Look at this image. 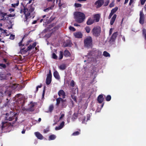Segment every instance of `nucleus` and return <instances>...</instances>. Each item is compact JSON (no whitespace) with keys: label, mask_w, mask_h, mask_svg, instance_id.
Wrapping results in <instances>:
<instances>
[{"label":"nucleus","mask_w":146,"mask_h":146,"mask_svg":"<svg viewBox=\"0 0 146 146\" xmlns=\"http://www.w3.org/2000/svg\"><path fill=\"white\" fill-rule=\"evenodd\" d=\"M19 1H18L16 3L14 4H11V5H12V6L13 7H15L16 6H18V5H19Z\"/></svg>","instance_id":"obj_34"},{"label":"nucleus","mask_w":146,"mask_h":146,"mask_svg":"<svg viewBox=\"0 0 146 146\" xmlns=\"http://www.w3.org/2000/svg\"><path fill=\"white\" fill-rule=\"evenodd\" d=\"M15 38V35H11L10 37V38L11 39V40H13Z\"/></svg>","instance_id":"obj_45"},{"label":"nucleus","mask_w":146,"mask_h":146,"mask_svg":"<svg viewBox=\"0 0 146 146\" xmlns=\"http://www.w3.org/2000/svg\"><path fill=\"white\" fill-rule=\"evenodd\" d=\"M58 94L59 96H62L63 98H65V93L63 90H60L58 92Z\"/></svg>","instance_id":"obj_10"},{"label":"nucleus","mask_w":146,"mask_h":146,"mask_svg":"<svg viewBox=\"0 0 146 146\" xmlns=\"http://www.w3.org/2000/svg\"><path fill=\"white\" fill-rule=\"evenodd\" d=\"M51 76H47L46 79V84L49 85L50 84L51 81Z\"/></svg>","instance_id":"obj_16"},{"label":"nucleus","mask_w":146,"mask_h":146,"mask_svg":"<svg viewBox=\"0 0 146 146\" xmlns=\"http://www.w3.org/2000/svg\"><path fill=\"white\" fill-rule=\"evenodd\" d=\"M146 30L145 29H143V34L145 36V39L146 40Z\"/></svg>","instance_id":"obj_36"},{"label":"nucleus","mask_w":146,"mask_h":146,"mask_svg":"<svg viewBox=\"0 0 146 146\" xmlns=\"http://www.w3.org/2000/svg\"><path fill=\"white\" fill-rule=\"evenodd\" d=\"M52 57L54 59H56L57 58V56L55 53H53L52 55Z\"/></svg>","instance_id":"obj_41"},{"label":"nucleus","mask_w":146,"mask_h":146,"mask_svg":"<svg viewBox=\"0 0 146 146\" xmlns=\"http://www.w3.org/2000/svg\"><path fill=\"white\" fill-rule=\"evenodd\" d=\"M85 117H84L83 118V121H82V123H85Z\"/></svg>","instance_id":"obj_58"},{"label":"nucleus","mask_w":146,"mask_h":146,"mask_svg":"<svg viewBox=\"0 0 146 146\" xmlns=\"http://www.w3.org/2000/svg\"><path fill=\"white\" fill-rule=\"evenodd\" d=\"M74 35L77 38H81L82 36V34L80 32H78L74 33Z\"/></svg>","instance_id":"obj_15"},{"label":"nucleus","mask_w":146,"mask_h":146,"mask_svg":"<svg viewBox=\"0 0 146 146\" xmlns=\"http://www.w3.org/2000/svg\"><path fill=\"white\" fill-rule=\"evenodd\" d=\"M85 29L86 31V32L87 33H90V29L89 27V26L86 27L85 28Z\"/></svg>","instance_id":"obj_30"},{"label":"nucleus","mask_w":146,"mask_h":146,"mask_svg":"<svg viewBox=\"0 0 146 146\" xmlns=\"http://www.w3.org/2000/svg\"><path fill=\"white\" fill-rule=\"evenodd\" d=\"M15 15V14H9L7 15V16H8V17H14Z\"/></svg>","instance_id":"obj_49"},{"label":"nucleus","mask_w":146,"mask_h":146,"mask_svg":"<svg viewBox=\"0 0 146 146\" xmlns=\"http://www.w3.org/2000/svg\"><path fill=\"white\" fill-rule=\"evenodd\" d=\"M54 76L57 79H59L60 78V76L58 72L57 71H55L54 72Z\"/></svg>","instance_id":"obj_22"},{"label":"nucleus","mask_w":146,"mask_h":146,"mask_svg":"<svg viewBox=\"0 0 146 146\" xmlns=\"http://www.w3.org/2000/svg\"><path fill=\"white\" fill-rule=\"evenodd\" d=\"M84 42L85 47H89L91 46L92 44V37L90 36L87 37L84 40Z\"/></svg>","instance_id":"obj_3"},{"label":"nucleus","mask_w":146,"mask_h":146,"mask_svg":"<svg viewBox=\"0 0 146 146\" xmlns=\"http://www.w3.org/2000/svg\"><path fill=\"white\" fill-rule=\"evenodd\" d=\"M21 11V13H24L26 17V20L25 21H27L28 17H29L30 15V12L28 10V9L26 8H24L23 10Z\"/></svg>","instance_id":"obj_6"},{"label":"nucleus","mask_w":146,"mask_h":146,"mask_svg":"<svg viewBox=\"0 0 146 146\" xmlns=\"http://www.w3.org/2000/svg\"><path fill=\"white\" fill-rule=\"evenodd\" d=\"M69 28L70 30L72 31H75V29L73 27L70 26L69 27Z\"/></svg>","instance_id":"obj_44"},{"label":"nucleus","mask_w":146,"mask_h":146,"mask_svg":"<svg viewBox=\"0 0 146 146\" xmlns=\"http://www.w3.org/2000/svg\"><path fill=\"white\" fill-rule=\"evenodd\" d=\"M134 0H130V2L129 3V5L131 4L133 2Z\"/></svg>","instance_id":"obj_61"},{"label":"nucleus","mask_w":146,"mask_h":146,"mask_svg":"<svg viewBox=\"0 0 146 146\" xmlns=\"http://www.w3.org/2000/svg\"><path fill=\"white\" fill-rule=\"evenodd\" d=\"M98 52L97 51H92L89 52L87 56L88 59L91 58L94 56H96V53Z\"/></svg>","instance_id":"obj_7"},{"label":"nucleus","mask_w":146,"mask_h":146,"mask_svg":"<svg viewBox=\"0 0 146 146\" xmlns=\"http://www.w3.org/2000/svg\"><path fill=\"white\" fill-rule=\"evenodd\" d=\"M117 35V32H115L114 33H113L111 37V39L113 40H115L116 38Z\"/></svg>","instance_id":"obj_25"},{"label":"nucleus","mask_w":146,"mask_h":146,"mask_svg":"<svg viewBox=\"0 0 146 146\" xmlns=\"http://www.w3.org/2000/svg\"><path fill=\"white\" fill-rule=\"evenodd\" d=\"M112 31H113V29L112 28L110 29V32H109V35H110L112 33Z\"/></svg>","instance_id":"obj_54"},{"label":"nucleus","mask_w":146,"mask_h":146,"mask_svg":"<svg viewBox=\"0 0 146 146\" xmlns=\"http://www.w3.org/2000/svg\"><path fill=\"white\" fill-rule=\"evenodd\" d=\"M74 6L76 7H81L82 6V5L79 3H75L74 4Z\"/></svg>","instance_id":"obj_35"},{"label":"nucleus","mask_w":146,"mask_h":146,"mask_svg":"<svg viewBox=\"0 0 146 146\" xmlns=\"http://www.w3.org/2000/svg\"><path fill=\"white\" fill-rule=\"evenodd\" d=\"M9 11L11 13V12L13 11H14V9H10L9 10Z\"/></svg>","instance_id":"obj_62"},{"label":"nucleus","mask_w":146,"mask_h":146,"mask_svg":"<svg viewBox=\"0 0 146 146\" xmlns=\"http://www.w3.org/2000/svg\"><path fill=\"white\" fill-rule=\"evenodd\" d=\"M75 83L74 81L72 80L70 83V85L72 87H74V86Z\"/></svg>","instance_id":"obj_42"},{"label":"nucleus","mask_w":146,"mask_h":146,"mask_svg":"<svg viewBox=\"0 0 146 146\" xmlns=\"http://www.w3.org/2000/svg\"><path fill=\"white\" fill-rule=\"evenodd\" d=\"M74 17L76 21L79 23L82 22L85 18V16L82 13L77 11L74 13Z\"/></svg>","instance_id":"obj_1"},{"label":"nucleus","mask_w":146,"mask_h":146,"mask_svg":"<svg viewBox=\"0 0 146 146\" xmlns=\"http://www.w3.org/2000/svg\"><path fill=\"white\" fill-rule=\"evenodd\" d=\"M0 66L5 68L6 67V65L5 64H0Z\"/></svg>","instance_id":"obj_51"},{"label":"nucleus","mask_w":146,"mask_h":146,"mask_svg":"<svg viewBox=\"0 0 146 146\" xmlns=\"http://www.w3.org/2000/svg\"><path fill=\"white\" fill-rule=\"evenodd\" d=\"M110 2V1L109 0H107L105 2L104 4V6H107L108 5Z\"/></svg>","instance_id":"obj_40"},{"label":"nucleus","mask_w":146,"mask_h":146,"mask_svg":"<svg viewBox=\"0 0 146 146\" xmlns=\"http://www.w3.org/2000/svg\"><path fill=\"white\" fill-rule=\"evenodd\" d=\"M64 121H63L62 122V123L60 124L59 126H60L61 127H62V128L64 125Z\"/></svg>","instance_id":"obj_48"},{"label":"nucleus","mask_w":146,"mask_h":146,"mask_svg":"<svg viewBox=\"0 0 146 146\" xmlns=\"http://www.w3.org/2000/svg\"><path fill=\"white\" fill-rule=\"evenodd\" d=\"M33 48V47L32 45H30L29 46L27 49V51H30Z\"/></svg>","instance_id":"obj_38"},{"label":"nucleus","mask_w":146,"mask_h":146,"mask_svg":"<svg viewBox=\"0 0 146 146\" xmlns=\"http://www.w3.org/2000/svg\"><path fill=\"white\" fill-rule=\"evenodd\" d=\"M71 97H72V99L73 100H74V101H76V97L75 96H74V95H72V94H71Z\"/></svg>","instance_id":"obj_47"},{"label":"nucleus","mask_w":146,"mask_h":146,"mask_svg":"<svg viewBox=\"0 0 146 146\" xmlns=\"http://www.w3.org/2000/svg\"><path fill=\"white\" fill-rule=\"evenodd\" d=\"M56 105L57 106H58L60 102L62 103H63L66 102V100H63L61 98H59L56 99Z\"/></svg>","instance_id":"obj_11"},{"label":"nucleus","mask_w":146,"mask_h":146,"mask_svg":"<svg viewBox=\"0 0 146 146\" xmlns=\"http://www.w3.org/2000/svg\"><path fill=\"white\" fill-rule=\"evenodd\" d=\"M93 34L95 36H98L101 32V28L99 27H94L92 31Z\"/></svg>","instance_id":"obj_4"},{"label":"nucleus","mask_w":146,"mask_h":146,"mask_svg":"<svg viewBox=\"0 0 146 146\" xmlns=\"http://www.w3.org/2000/svg\"><path fill=\"white\" fill-rule=\"evenodd\" d=\"M79 133H80L79 132H78V131H76V132H74L72 134V135H74V136L77 135H79Z\"/></svg>","instance_id":"obj_39"},{"label":"nucleus","mask_w":146,"mask_h":146,"mask_svg":"<svg viewBox=\"0 0 146 146\" xmlns=\"http://www.w3.org/2000/svg\"><path fill=\"white\" fill-rule=\"evenodd\" d=\"M59 67L60 69L61 70H64L66 69V66L65 64H61Z\"/></svg>","instance_id":"obj_24"},{"label":"nucleus","mask_w":146,"mask_h":146,"mask_svg":"<svg viewBox=\"0 0 146 146\" xmlns=\"http://www.w3.org/2000/svg\"><path fill=\"white\" fill-rule=\"evenodd\" d=\"M118 9V8L117 7H116L114 8L111 11V12L113 14L115 13Z\"/></svg>","instance_id":"obj_31"},{"label":"nucleus","mask_w":146,"mask_h":146,"mask_svg":"<svg viewBox=\"0 0 146 146\" xmlns=\"http://www.w3.org/2000/svg\"><path fill=\"white\" fill-rule=\"evenodd\" d=\"M146 0H140L141 3L142 5H143L145 3Z\"/></svg>","instance_id":"obj_46"},{"label":"nucleus","mask_w":146,"mask_h":146,"mask_svg":"<svg viewBox=\"0 0 146 146\" xmlns=\"http://www.w3.org/2000/svg\"><path fill=\"white\" fill-rule=\"evenodd\" d=\"M5 117V119L9 121H11L14 119V117H16L17 115V113H14L12 111L9 113H6Z\"/></svg>","instance_id":"obj_2"},{"label":"nucleus","mask_w":146,"mask_h":146,"mask_svg":"<svg viewBox=\"0 0 146 146\" xmlns=\"http://www.w3.org/2000/svg\"><path fill=\"white\" fill-rule=\"evenodd\" d=\"M104 98H103V96L102 95H100L98 97V102L101 104L104 101Z\"/></svg>","instance_id":"obj_13"},{"label":"nucleus","mask_w":146,"mask_h":146,"mask_svg":"<svg viewBox=\"0 0 146 146\" xmlns=\"http://www.w3.org/2000/svg\"><path fill=\"white\" fill-rule=\"evenodd\" d=\"M45 87L44 88V89L43 90V94H42V97H44L45 94Z\"/></svg>","instance_id":"obj_56"},{"label":"nucleus","mask_w":146,"mask_h":146,"mask_svg":"<svg viewBox=\"0 0 146 146\" xmlns=\"http://www.w3.org/2000/svg\"><path fill=\"white\" fill-rule=\"evenodd\" d=\"M30 106L31 107V108H28L27 109V110L29 111H33V109L32 108L34 106V105L33 104H31L30 105Z\"/></svg>","instance_id":"obj_26"},{"label":"nucleus","mask_w":146,"mask_h":146,"mask_svg":"<svg viewBox=\"0 0 146 146\" xmlns=\"http://www.w3.org/2000/svg\"><path fill=\"white\" fill-rule=\"evenodd\" d=\"M71 42L70 40H68L66 42H65L64 43V46L65 47L68 46L70 47L71 45Z\"/></svg>","instance_id":"obj_19"},{"label":"nucleus","mask_w":146,"mask_h":146,"mask_svg":"<svg viewBox=\"0 0 146 146\" xmlns=\"http://www.w3.org/2000/svg\"><path fill=\"white\" fill-rule=\"evenodd\" d=\"M11 75V74L9 73L7 74L4 73L3 72H0V80H6L8 79V77Z\"/></svg>","instance_id":"obj_5"},{"label":"nucleus","mask_w":146,"mask_h":146,"mask_svg":"<svg viewBox=\"0 0 146 146\" xmlns=\"http://www.w3.org/2000/svg\"><path fill=\"white\" fill-rule=\"evenodd\" d=\"M110 7H112L114 6V3L113 2L111 3L110 5Z\"/></svg>","instance_id":"obj_50"},{"label":"nucleus","mask_w":146,"mask_h":146,"mask_svg":"<svg viewBox=\"0 0 146 146\" xmlns=\"http://www.w3.org/2000/svg\"><path fill=\"white\" fill-rule=\"evenodd\" d=\"M56 136L55 135H52L49 137V140H53L55 139Z\"/></svg>","instance_id":"obj_27"},{"label":"nucleus","mask_w":146,"mask_h":146,"mask_svg":"<svg viewBox=\"0 0 146 146\" xmlns=\"http://www.w3.org/2000/svg\"><path fill=\"white\" fill-rule=\"evenodd\" d=\"M63 56V52L62 51H60V54H59V59L60 60L62 59Z\"/></svg>","instance_id":"obj_29"},{"label":"nucleus","mask_w":146,"mask_h":146,"mask_svg":"<svg viewBox=\"0 0 146 146\" xmlns=\"http://www.w3.org/2000/svg\"><path fill=\"white\" fill-rule=\"evenodd\" d=\"M117 15H116L115 14L114 15L112 18L111 20L110 23L111 25H113L115 20L116 18Z\"/></svg>","instance_id":"obj_18"},{"label":"nucleus","mask_w":146,"mask_h":146,"mask_svg":"<svg viewBox=\"0 0 146 146\" xmlns=\"http://www.w3.org/2000/svg\"><path fill=\"white\" fill-rule=\"evenodd\" d=\"M70 52L67 50H65L64 51V55L65 56L67 57L70 56Z\"/></svg>","instance_id":"obj_21"},{"label":"nucleus","mask_w":146,"mask_h":146,"mask_svg":"<svg viewBox=\"0 0 146 146\" xmlns=\"http://www.w3.org/2000/svg\"><path fill=\"white\" fill-rule=\"evenodd\" d=\"M59 127L58 126V127H56L55 128V130H60V129H59Z\"/></svg>","instance_id":"obj_63"},{"label":"nucleus","mask_w":146,"mask_h":146,"mask_svg":"<svg viewBox=\"0 0 146 146\" xmlns=\"http://www.w3.org/2000/svg\"><path fill=\"white\" fill-rule=\"evenodd\" d=\"M77 114H74L72 118V119L74 121L75 119L77 118Z\"/></svg>","instance_id":"obj_32"},{"label":"nucleus","mask_w":146,"mask_h":146,"mask_svg":"<svg viewBox=\"0 0 146 146\" xmlns=\"http://www.w3.org/2000/svg\"><path fill=\"white\" fill-rule=\"evenodd\" d=\"M47 76L52 77L51 73L50 70H49V74L47 75Z\"/></svg>","instance_id":"obj_53"},{"label":"nucleus","mask_w":146,"mask_h":146,"mask_svg":"<svg viewBox=\"0 0 146 146\" xmlns=\"http://www.w3.org/2000/svg\"><path fill=\"white\" fill-rule=\"evenodd\" d=\"M54 6V5L53 4L52 6H51L50 7H49L46 9H44V11L45 12H47L50 9H53V8Z\"/></svg>","instance_id":"obj_23"},{"label":"nucleus","mask_w":146,"mask_h":146,"mask_svg":"<svg viewBox=\"0 0 146 146\" xmlns=\"http://www.w3.org/2000/svg\"><path fill=\"white\" fill-rule=\"evenodd\" d=\"M36 43H33V44H32V46L34 48L35 46H36Z\"/></svg>","instance_id":"obj_59"},{"label":"nucleus","mask_w":146,"mask_h":146,"mask_svg":"<svg viewBox=\"0 0 146 146\" xmlns=\"http://www.w3.org/2000/svg\"><path fill=\"white\" fill-rule=\"evenodd\" d=\"M140 19L139 23L141 24H143L144 23V15L142 11H141L140 12Z\"/></svg>","instance_id":"obj_8"},{"label":"nucleus","mask_w":146,"mask_h":146,"mask_svg":"<svg viewBox=\"0 0 146 146\" xmlns=\"http://www.w3.org/2000/svg\"><path fill=\"white\" fill-rule=\"evenodd\" d=\"M113 14L111 12L109 16L108 17L109 19H110L111 17L113 15Z\"/></svg>","instance_id":"obj_52"},{"label":"nucleus","mask_w":146,"mask_h":146,"mask_svg":"<svg viewBox=\"0 0 146 146\" xmlns=\"http://www.w3.org/2000/svg\"><path fill=\"white\" fill-rule=\"evenodd\" d=\"M103 55L106 57H110V54L107 52L105 51L103 52Z\"/></svg>","instance_id":"obj_28"},{"label":"nucleus","mask_w":146,"mask_h":146,"mask_svg":"<svg viewBox=\"0 0 146 146\" xmlns=\"http://www.w3.org/2000/svg\"><path fill=\"white\" fill-rule=\"evenodd\" d=\"M111 98V97L110 96L108 95L107 96L106 98V100L107 101H110Z\"/></svg>","instance_id":"obj_37"},{"label":"nucleus","mask_w":146,"mask_h":146,"mask_svg":"<svg viewBox=\"0 0 146 146\" xmlns=\"http://www.w3.org/2000/svg\"><path fill=\"white\" fill-rule=\"evenodd\" d=\"M23 39V38L22 39V40L19 43V46H22V42Z\"/></svg>","instance_id":"obj_55"},{"label":"nucleus","mask_w":146,"mask_h":146,"mask_svg":"<svg viewBox=\"0 0 146 146\" xmlns=\"http://www.w3.org/2000/svg\"><path fill=\"white\" fill-rule=\"evenodd\" d=\"M35 134L36 136L40 139H42L43 138V136L39 132H36L35 133Z\"/></svg>","instance_id":"obj_14"},{"label":"nucleus","mask_w":146,"mask_h":146,"mask_svg":"<svg viewBox=\"0 0 146 146\" xmlns=\"http://www.w3.org/2000/svg\"><path fill=\"white\" fill-rule=\"evenodd\" d=\"M2 125H1V130H2L3 128L5 127L6 126H10L11 125V124L10 123H8L7 122H3L2 123Z\"/></svg>","instance_id":"obj_12"},{"label":"nucleus","mask_w":146,"mask_h":146,"mask_svg":"<svg viewBox=\"0 0 146 146\" xmlns=\"http://www.w3.org/2000/svg\"><path fill=\"white\" fill-rule=\"evenodd\" d=\"M48 131H49V130L48 129H44V133H46L47 132H48Z\"/></svg>","instance_id":"obj_57"},{"label":"nucleus","mask_w":146,"mask_h":146,"mask_svg":"<svg viewBox=\"0 0 146 146\" xmlns=\"http://www.w3.org/2000/svg\"><path fill=\"white\" fill-rule=\"evenodd\" d=\"M103 0H99L95 3V4L97 5V7L99 8L104 3Z\"/></svg>","instance_id":"obj_9"},{"label":"nucleus","mask_w":146,"mask_h":146,"mask_svg":"<svg viewBox=\"0 0 146 146\" xmlns=\"http://www.w3.org/2000/svg\"><path fill=\"white\" fill-rule=\"evenodd\" d=\"M94 22V20L91 18L88 19L87 22V24L88 25H90L92 24Z\"/></svg>","instance_id":"obj_17"},{"label":"nucleus","mask_w":146,"mask_h":146,"mask_svg":"<svg viewBox=\"0 0 146 146\" xmlns=\"http://www.w3.org/2000/svg\"><path fill=\"white\" fill-rule=\"evenodd\" d=\"M94 20H96V22H98L99 21L100 19V15L98 14L95 15L94 16Z\"/></svg>","instance_id":"obj_20"},{"label":"nucleus","mask_w":146,"mask_h":146,"mask_svg":"<svg viewBox=\"0 0 146 146\" xmlns=\"http://www.w3.org/2000/svg\"><path fill=\"white\" fill-rule=\"evenodd\" d=\"M54 107L53 105H50L49 108V111L50 112H51L53 110Z\"/></svg>","instance_id":"obj_33"},{"label":"nucleus","mask_w":146,"mask_h":146,"mask_svg":"<svg viewBox=\"0 0 146 146\" xmlns=\"http://www.w3.org/2000/svg\"><path fill=\"white\" fill-rule=\"evenodd\" d=\"M64 115L63 114H62L61 115V116L60 117V120L64 116Z\"/></svg>","instance_id":"obj_60"},{"label":"nucleus","mask_w":146,"mask_h":146,"mask_svg":"<svg viewBox=\"0 0 146 146\" xmlns=\"http://www.w3.org/2000/svg\"><path fill=\"white\" fill-rule=\"evenodd\" d=\"M34 10V9L31 6L30 8L29 9V11L31 12H32Z\"/></svg>","instance_id":"obj_43"},{"label":"nucleus","mask_w":146,"mask_h":146,"mask_svg":"<svg viewBox=\"0 0 146 146\" xmlns=\"http://www.w3.org/2000/svg\"><path fill=\"white\" fill-rule=\"evenodd\" d=\"M58 5H59V6L60 7H61V6H62V4H61L60 2L59 3V4H58Z\"/></svg>","instance_id":"obj_64"}]
</instances>
